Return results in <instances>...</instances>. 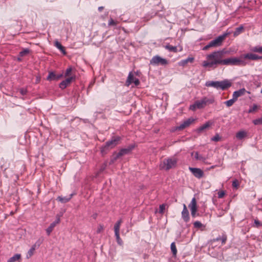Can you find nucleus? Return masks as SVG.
<instances>
[{
  "instance_id": "f257e3e1",
  "label": "nucleus",
  "mask_w": 262,
  "mask_h": 262,
  "mask_svg": "<svg viewBox=\"0 0 262 262\" xmlns=\"http://www.w3.org/2000/svg\"><path fill=\"white\" fill-rule=\"evenodd\" d=\"M225 52L223 51H215L207 55V60L204 61L202 66L205 68H215L217 65L241 66L245 65L244 61L236 57L223 59Z\"/></svg>"
},
{
  "instance_id": "f03ea898",
  "label": "nucleus",
  "mask_w": 262,
  "mask_h": 262,
  "mask_svg": "<svg viewBox=\"0 0 262 262\" xmlns=\"http://www.w3.org/2000/svg\"><path fill=\"white\" fill-rule=\"evenodd\" d=\"M227 239V236L226 234H223L221 236L214 238L210 241L208 248L209 253L213 256L215 257L216 254L213 252H211V250L215 248H220L222 246L224 245Z\"/></svg>"
},
{
  "instance_id": "7ed1b4c3",
  "label": "nucleus",
  "mask_w": 262,
  "mask_h": 262,
  "mask_svg": "<svg viewBox=\"0 0 262 262\" xmlns=\"http://www.w3.org/2000/svg\"><path fill=\"white\" fill-rule=\"evenodd\" d=\"M178 160L174 156L164 159L160 163L159 167L160 169L168 171L170 169L177 167Z\"/></svg>"
},
{
  "instance_id": "20e7f679",
  "label": "nucleus",
  "mask_w": 262,
  "mask_h": 262,
  "mask_svg": "<svg viewBox=\"0 0 262 262\" xmlns=\"http://www.w3.org/2000/svg\"><path fill=\"white\" fill-rule=\"evenodd\" d=\"M232 83L227 79L221 81H208L205 83V86L207 87H213L216 89L225 90L230 88Z\"/></svg>"
},
{
  "instance_id": "39448f33",
  "label": "nucleus",
  "mask_w": 262,
  "mask_h": 262,
  "mask_svg": "<svg viewBox=\"0 0 262 262\" xmlns=\"http://www.w3.org/2000/svg\"><path fill=\"white\" fill-rule=\"evenodd\" d=\"M121 140V137L119 136L113 137L111 140L107 141L105 145L102 146L101 148V152L102 155H105L111 149L115 147L117 145Z\"/></svg>"
},
{
  "instance_id": "423d86ee",
  "label": "nucleus",
  "mask_w": 262,
  "mask_h": 262,
  "mask_svg": "<svg viewBox=\"0 0 262 262\" xmlns=\"http://www.w3.org/2000/svg\"><path fill=\"white\" fill-rule=\"evenodd\" d=\"M134 148V145H130L127 148H122L118 153L115 152L111 157L110 164H112L114 163L118 159L120 158L121 157L125 155L128 154Z\"/></svg>"
},
{
  "instance_id": "0eeeda50",
  "label": "nucleus",
  "mask_w": 262,
  "mask_h": 262,
  "mask_svg": "<svg viewBox=\"0 0 262 262\" xmlns=\"http://www.w3.org/2000/svg\"><path fill=\"white\" fill-rule=\"evenodd\" d=\"M214 102V99L213 98H208L204 97L201 100L196 101V105H198V108L201 109L204 108L207 105L212 104Z\"/></svg>"
},
{
  "instance_id": "6e6552de",
  "label": "nucleus",
  "mask_w": 262,
  "mask_h": 262,
  "mask_svg": "<svg viewBox=\"0 0 262 262\" xmlns=\"http://www.w3.org/2000/svg\"><path fill=\"white\" fill-rule=\"evenodd\" d=\"M150 64L152 66H165L168 64V61L166 59L157 55L151 58L150 60Z\"/></svg>"
},
{
  "instance_id": "1a4fd4ad",
  "label": "nucleus",
  "mask_w": 262,
  "mask_h": 262,
  "mask_svg": "<svg viewBox=\"0 0 262 262\" xmlns=\"http://www.w3.org/2000/svg\"><path fill=\"white\" fill-rule=\"evenodd\" d=\"M122 222V220L120 219L119 221H118L114 225L115 235L116 238L117 242L118 244L120 245H122L123 244V242L121 240L119 235L120 227Z\"/></svg>"
},
{
  "instance_id": "9d476101",
  "label": "nucleus",
  "mask_w": 262,
  "mask_h": 262,
  "mask_svg": "<svg viewBox=\"0 0 262 262\" xmlns=\"http://www.w3.org/2000/svg\"><path fill=\"white\" fill-rule=\"evenodd\" d=\"M227 35V33H225L218 36L217 38L210 42V45L212 46V47L220 46Z\"/></svg>"
},
{
  "instance_id": "9b49d317",
  "label": "nucleus",
  "mask_w": 262,
  "mask_h": 262,
  "mask_svg": "<svg viewBox=\"0 0 262 262\" xmlns=\"http://www.w3.org/2000/svg\"><path fill=\"white\" fill-rule=\"evenodd\" d=\"M132 83H134L135 85L138 86L140 84V81L138 78L134 77L132 72H129L126 83L127 86H129Z\"/></svg>"
},
{
  "instance_id": "f8f14e48",
  "label": "nucleus",
  "mask_w": 262,
  "mask_h": 262,
  "mask_svg": "<svg viewBox=\"0 0 262 262\" xmlns=\"http://www.w3.org/2000/svg\"><path fill=\"white\" fill-rule=\"evenodd\" d=\"M189 169L196 178L201 179L204 175V171L200 168L189 167Z\"/></svg>"
},
{
  "instance_id": "ddd939ff",
  "label": "nucleus",
  "mask_w": 262,
  "mask_h": 262,
  "mask_svg": "<svg viewBox=\"0 0 262 262\" xmlns=\"http://www.w3.org/2000/svg\"><path fill=\"white\" fill-rule=\"evenodd\" d=\"M194 121V119L192 118H188L182 122L180 125L177 126V129L179 130H182L188 127Z\"/></svg>"
},
{
  "instance_id": "4468645a",
  "label": "nucleus",
  "mask_w": 262,
  "mask_h": 262,
  "mask_svg": "<svg viewBox=\"0 0 262 262\" xmlns=\"http://www.w3.org/2000/svg\"><path fill=\"white\" fill-rule=\"evenodd\" d=\"M75 79V76H71L67 78L64 80L61 81L59 84V88L62 90L64 89L68 85H69L72 80Z\"/></svg>"
},
{
  "instance_id": "2eb2a0df",
  "label": "nucleus",
  "mask_w": 262,
  "mask_h": 262,
  "mask_svg": "<svg viewBox=\"0 0 262 262\" xmlns=\"http://www.w3.org/2000/svg\"><path fill=\"white\" fill-rule=\"evenodd\" d=\"M182 217L185 222H188L189 221V211L187 208L186 205L183 204V209L182 211Z\"/></svg>"
},
{
  "instance_id": "dca6fc26",
  "label": "nucleus",
  "mask_w": 262,
  "mask_h": 262,
  "mask_svg": "<svg viewBox=\"0 0 262 262\" xmlns=\"http://www.w3.org/2000/svg\"><path fill=\"white\" fill-rule=\"evenodd\" d=\"M246 93H250L249 92L247 91L245 88L241 89L238 91L234 92L232 97L237 100L239 97L244 95Z\"/></svg>"
},
{
  "instance_id": "f3484780",
  "label": "nucleus",
  "mask_w": 262,
  "mask_h": 262,
  "mask_svg": "<svg viewBox=\"0 0 262 262\" xmlns=\"http://www.w3.org/2000/svg\"><path fill=\"white\" fill-rule=\"evenodd\" d=\"M60 221V217H57L56 220L50 224L49 227L46 229V232L48 235H50L51 233L53 230L54 227L56 226L57 224L59 223Z\"/></svg>"
},
{
  "instance_id": "a211bd4d",
  "label": "nucleus",
  "mask_w": 262,
  "mask_h": 262,
  "mask_svg": "<svg viewBox=\"0 0 262 262\" xmlns=\"http://www.w3.org/2000/svg\"><path fill=\"white\" fill-rule=\"evenodd\" d=\"M241 58L245 59H249L251 60H258V55L252 53H248L245 54H243L241 56Z\"/></svg>"
},
{
  "instance_id": "6ab92c4d",
  "label": "nucleus",
  "mask_w": 262,
  "mask_h": 262,
  "mask_svg": "<svg viewBox=\"0 0 262 262\" xmlns=\"http://www.w3.org/2000/svg\"><path fill=\"white\" fill-rule=\"evenodd\" d=\"M212 122L210 121H207L205 124L199 127L196 129V132L198 133H201L205 130L208 129L209 127L212 125Z\"/></svg>"
},
{
  "instance_id": "aec40b11",
  "label": "nucleus",
  "mask_w": 262,
  "mask_h": 262,
  "mask_svg": "<svg viewBox=\"0 0 262 262\" xmlns=\"http://www.w3.org/2000/svg\"><path fill=\"white\" fill-rule=\"evenodd\" d=\"M194 58L193 57H188L187 58L182 60L180 62H179L178 64L180 66L185 67L186 66L188 63H192L194 61Z\"/></svg>"
},
{
  "instance_id": "412c9836",
  "label": "nucleus",
  "mask_w": 262,
  "mask_h": 262,
  "mask_svg": "<svg viewBox=\"0 0 262 262\" xmlns=\"http://www.w3.org/2000/svg\"><path fill=\"white\" fill-rule=\"evenodd\" d=\"M190 211L198 210L196 201L195 198H193L190 203L188 205Z\"/></svg>"
},
{
  "instance_id": "4be33fe9",
  "label": "nucleus",
  "mask_w": 262,
  "mask_h": 262,
  "mask_svg": "<svg viewBox=\"0 0 262 262\" xmlns=\"http://www.w3.org/2000/svg\"><path fill=\"white\" fill-rule=\"evenodd\" d=\"M247 136V133L245 130H240L236 134V138L238 140H242Z\"/></svg>"
},
{
  "instance_id": "5701e85b",
  "label": "nucleus",
  "mask_w": 262,
  "mask_h": 262,
  "mask_svg": "<svg viewBox=\"0 0 262 262\" xmlns=\"http://www.w3.org/2000/svg\"><path fill=\"white\" fill-rule=\"evenodd\" d=\"M72 195L73 194H71L69 196H58L57 200L61 203H65L71 200Z\"/></svg>"
},
{
  "instance_id": "b1692460",
  "label": "nucleus",
  "mask_w": 262,
  "mask_h": 262,
  "mask_svg": "<svg viewBox=\"0 0 262 262\" xmlns=\"http://www.w3.org/2000/svg\"><path fill=\"white\" fill-rule=\"evenodd\" d=\"M55 46L63 54H66V52L64 49V47H63L61 44L57 40H56L54 42Z\"/></svg>"
},
{
  "instance_id": "393cba45",
  "label": "nucleus",
  "mask_w": 262,
  "mask_h": 262,
  "mask_svg": "<svg viewBox=\"0 0 262 262\" xmlns=\"http://www.w3.org/2000/svg\"><path fill=\"white\" fill-rule=\"evenodd\" d=\"M21 258L20 254H15L12 257H10L8 260V262H16L18 261Z\"/></svg>"
},
{
  "instance_id": "a878e982",
  "label": "nucleus",
  "mask_w": 262,
  "mask_h": 262,
  "mask_svg": "<svg viewBox=\"0 0 262 262\" xmlns=\"http://www.w3.org/2000/svg\"><path fill=\"white\" fill-rule=\"evenodd\" d=\"M165 48L170 52L176 53L178 51L177 47L176 46H172L170 45H167L165 46Z\"/></svg>"
},
{
  "instance_id": "bb28decb",
  "label": "nucleus",
  "mask_w": 262,
  "mask_h": 262,
  "mask_svg": "<svg viewBox=\"0 0 262 262\" xmlns=\"http://www.w3.org/2000/svg\"><path fill=\"white\" fill-rule=\"evenodd\" d=\"M56 75L53 72H49L47 79L49 81L56 80Z\"/></svg>"
},
{
  "instance_id": "cd10ccee",
  "label": "nucleus",
  "mask_w": 262,
  "mask_h": 262,
  "mask_svg": "<svg viewBox=\"0 0 262 262\" xmlns=\"http://www.w3.org/2000/svg\"><path fill=\"white\" fill-rule=\"evenodd\" d=\"M170 249H171L173 256L175 257L177 255V250L175 243L174 242H173L171 244Z\"/></svg>"
},
{
  "instance_id": "c85d7f7f",
  "label": "nucleus",
  "mask_w": 262,
  "mask_h": 262,
  "mask_svg": "<svg viewBox=\"0 0 262 262\" xmlns=\"http://www.w3.org/2000/svg\"><path fill=\"white\" fill-rule=\"evenodd\" d=\"M236 101L235 99H234V97H232V98L225 101L224 103L226 105L227 107L231 106Z\"/></svg>"
},
{
  "instance_id": "c756f323",
  "label": "nucleus",
  "mask_w": 262,
  "mask_h": 262,
  "mask_svg": "<svg viewBox=\"0 0 262 262\" xmlns=\"http://www.w3.org/2000/svg\"><path fill=\"white\" fill-rule=\"evenodd\" d=\"M30 50L29 49H24L23 51L19 52V56L20 57H24L28 55L30 53Z\"/></svg>"
},
{
  "instance_id": "7c9ffc66",
  "label": "nucleus",
  "mask_w": 262,
  "mask_h": 262,
  "mask_svg": "<svg viewBox=\"0 0 262 262\" xmlns=\"http://www.w3.org/2000/svg\"><path fill=\"white\" fill-rule=\"evenodd\" d=\"M251 51L254 52L262 53V46L261 47H259V46L255 47L251 49Z\"/></svg>"
},
{
  "instance_id": "2f4dec72",
  "label": "nucleus",
  "mask_w": 262,
  "mask_h": 262,
  "mask_svg": "<svg viewBox=\"0 0 262 262\" xmlns=\"http://www.w3.org/2000/svg\"><path fill=\"white\" fill-rule=\"evenodd\" d=\"M194 158L197 160L204 161L205 158L201 155H200L198 152H195L194 154Z\"/></svg>"
},
{
  "instance_id": "473e14b6",
  "label": "nucleus",
  "mask_w": 262,
  "mask_h": 262,
  "mask_svg": "<svg viewBox=\"0 0 262 262\" xmlns=\"http://www.w3.org/2000/svg\"><path fill=\"white\" fill-rule=\"evenodd\" d=\"M253 123L254 125H261L262 124V117L261 118L253 120Z\"/></svg>"
},
{
  "instance_id": "72a5a7b5",
  "label": "nucleus",
  "mask_w": 262,
  "mask_h": 262,
  "mask_svg": "<svg viewBox=\"0 0 262 262\" xmlns=\"http://www.w3.org/2000/svg\"><path fill=\"white\" fill-rule=\"evenodd\" d=\"M44 241V238L43 237H40L39 239L35 242V244L39 248L40 245L43 243Z\"/></svg>"
},
{
  "instance_id": "f704fd0d",
  "label": "nucleus",
  "mask_w": 262,
  "mask_h": 262,
  "mask_svg": "<svg viewBox=\"0 0 262 262\" xmlns=\"http://www.w3.org/2000/svg\"><path fill=\"white\" fill-rule=\"evenodd\" d=\"M258 108V106L256 104H253V105L251 107L249 110H248V113H252L253 112H254V111H255Z\"/></svg>"
},
{
  "instance_id": "c9c22d12",
  "label": "nucleus",
  "mask_w": 262,
  "mask_h": 262,
  "mask_svg": "<svg viewBox=\"0 0 262 262\" xmlns=\"http://www.w3.org/2000/svg\"><path fill=\"white\" fill-rule=\"evenodd\" d=\"M193 225L194 228H200L203 226V224L199 221H195L194 222Z\"/></svg>"
},
{
  "instance_id": "e433bc0d",
  "label": "nucleus",
  "mask_w": 262,
  "mask_h": 262,
  "mask_svg": "<svg viewBox=\"0 0 262 262\" xmlns=\"http://www.w3.org/2000/svg\"><path fill=\"white\" fill-rule=\"evenodd\" d=\"M117 24H118V22L117 21H115L112 18H111L109 20L108 25V26H116V25H117Z\"/></svg>"
},
{
  "instance_id": "4c0bfd02",
  "label": "nucleus",
  "mask_w": 262,
  "mask_h": 262,
  "mask_svg": "<svg viewBox=\"0 0 262 262\" xmlns=\"http://www.w3.org/2000/svg\"><path fill=\"white\" fill-rule=\"evenodd\" d=\"M34 251L30 248L27 254V258H30L34 254Z\"/></svg>"
},
{
  "instance_id": "58836bf2",
  "label": "nucleus",
  "mask_w": 262,
  "mask_h": 262,
  "mask_svg": "<svg viewBox=\"0 0 262 262\" xmlns=\"http://www.w3.org/2000/svg\"><path fill=\"white\" fill-rule=\"evenodd\" d=\"M165 209V205L163 204L162 205H160L159 206V213L161 214H163L164 212V211Z\"/></svg>"
},
{
  "instance_id": "ea45409f",
  "label": "nucleus",
  "mask_w": 262,
  "mask_h": 262,
  "mask_svg": "<svg viewBox=\"0 0 262 262\" xmlns=\"http://www.w3.org/2000/svg\"><path fill=\"white\" fill-rule=\"evenodd\" d=\"M72 71V68L71 67H69V68H68L66 71L64 76L68 77V76H70Z\"/></svg>"
},
{
  "instance_id": "a19ab883",
  "label": "nucleus",
  "mask_w": 262,
  "mask_h": 262,
  "mask_svg": "<svg viewBox=\"0 0 262 262\" xmlns=\"http://www.w3.org/2000/svg\"><path fill=\"white\" fill-rule=\"evenodd\" d=\"M220 136L218 134H216L211 138V141L217 142L220 140Z\"/></svg>"
},
{
  "instance_id": "79ce46f5",
  "label": "nucleus",
  "mask_w": 262,
  "mask_h": 262,
  "mask_svg": "<svg viewBox=\"0 0 262 262\" xmlns=\"http://www.w3.org/2000/svg\"><path fill=\"white\" fill-rule=\"evenodd\" d=\"M243 29V27L242 26H241L239 27H238L236 29V31H235L234 35V36L237 35V33H239Z\"/></svg>"
},
{
  "instance_id": "37998d69",
  "label": "nucleus",
  "mask_w": 262,
  "mask_h": 262,
  "mask_svg": "<svg viewBox=\"0 0 262 262\" xmlns=\"http://www.w3.org/2000/svg\"><path fill=\"white\" fill-rule=\"evenodd\" d=\"M190 110L194 111L198 108V105H196V101L189 107Z\"/></svg>"
},
{
  "instance_id": "c03bdc74",
  "label": "nucleus",
  "mask_w": 262,
  "mask_h": 262,
  "mask_svg": "<svg viewBox=\"0 0 262 262\" xmlns=\"http://www.w3.org/2000/svg\"><path fill=\"white\" fill-rule=\"evenodd\" d=\"M217 194L219 198H223L225 194V192L224 191H220L218 192Z\"/></svg>"
},
{
  "instance_id": "a18cd8bd",
  "label": "nucleus",
  "mask_w": 262,
  "mask_h": 262,
  "mask_svg": "<svg viewBox=\"0 0 262 262\" xmlns=\"http://www.w3.org/2000/svg\"><path fill=\"white\" fill-rule=\"evenodd\" d=\"M103 229H104L103 226L101 225H99L97 229V233H100L102 231H103Z\"/></svg>"
},
{
  "instance_id": "49530a36",
  "label": "nucleus",
  "mask_w": 262,
  "mask_h": 262,
  "mask_svg": "<svg viewBox=\"0 0 262 262\" xmlns=\"http://www.w3.org/2000/svg\"><path fill=\"white\" fill-rule=\"evenodd\" d=\"M198 210H191V215L193 217H195L196 215H198L199 214L196 213Z\"/></svg>"
},
{
  "instance_id": "de8ad7c7",
  "label": "nucleus",
  "mask_w": 262,
  "mask_h": 262,
  "mask_svg": "<svg viewBox=\"0 0 262 262\" xmlns=\"http://www.w3.org/2000/svg\"><path fill=\"white\" fill-rule=\"evenodd\" d=\"M254 224L255 225V226L256 227H258L259 226H260L262 225L261 223L257 220H254Z\"/></svg>"
},
{
  "instance_id": "09e8293b",
  "label": "nucleus",
  "mask_w": 262,
  "mask_h": 262,
  "mask_svg": "<svg viewBox=\"0 0 262 262\" xmlns=\"http://www.w3.org/2000/svg\"><path fill=\"white\" fill-rule=\"evenodd\" d=\"M19 92L22 95H25L27 94V90L25 89H21Z\"/></svg>"
},
{
  "instance_id": "8fccbe9b",
  "label": "nucleus",
  "mask_w": 262,
  "mask_h": 262,
  "mask_svg": "<svg viewBox=\"0 0 262 262\" xmlns=\"http://www.w3.org/2000/svg\"><path fill=\"white\" fill-rule=\"evenodd\" d=\"M106 167V163H105L101 166V168L100 169V171L99 172H101L102 171H103L105 169Z\"/></svg>"
},
{
  "instance_id": "3c124183",
  "label": "nucleus",
  "mask_w": 262,
  "mask_h": 262,
  "mask_svg": "<svg viewBox=\"0 0 262 262\" xmlns=\"http://www.w3.org/2000/svg\"><path fill=\"white\" fill-rule=\"evenodd\" d=\"M238 186V183L237 181H234L233 182H232V186L233 187H237Z\"/></svg>"
},
{
  "instance_id": "603ef678",
  "label": "nucleus",
  "mask_w": 262,
  "mask_h": 262,
  "mask_svg": "<svg viewBox=\"0 0 262 262\" xmlns=\"http://www.w3.org/2000/svg\"><path fill=\"white\" fill-rule=\"evenodd\" d=\"M1 168L3 169H4V171H5L8 168V166L4 165V164H3L1 166Z\"/></svg>"
},
{
  "instance_id": "864d4df0",
  "label": "nucleus",
  "mask_w": 262,
  "mask_h": 262,
  "mask_svg": "<svg viewBox=\"0 0 262 262\" xmlns=\"http://www.w3.org/2000/svg\"><path fill=\"white\" fill-rule=\"evenodd\" d=\"M62 76H63V75L62 74L56 75V80H57L60 79L61 77H62Z\"/></svg>"
},
{
  "instance_id": "5fc2aeb1",
  "label": "nucleus",
  "mask_w": 262,
  "mask_h": 262,
  "mask_svg": "<svg viewBox=\"0 0 262 262\" xmlns=\"http://www.w3.org/2000/svg\"><path fill=\"white\" fill-rule=\"evenodd\" d=\"M210 47H212V46L210 45V42H209L207 45H206V46H205L204 47L203 50H207L208 49H209Z\"/></svg>"
},
{
  "instance_id": "6e6d98bb",
  "label": "nucleus",
  "mask_w": 262,
  "mask_h": 262,
  "mask_svg": "<svg viewBox=\"0 0 262 262\" xmlns=\"http://www.w3.org/2000/svg\"><path fill=\"white\" fill-rule=\"evenodd\" d=\"M31 248L35 251V249L38 248V247L34 244Z\"/></svg>"
},
{
  "instance_id": "4d7b16f0",
  "label": "nucleus",
  "mask_w": 262,
  "mask_h": 262,
  "mask_svg": "<svg viewBox=\"0 0 262 262\" xmlns=\"http://www.w3.org/2000/svg\"><path fill=\"white\" fill-rule=\"evenodd\" d=\"M103 7L102 6H101V7H98V10L99 11H101L103 9Z\"/></svg>"
},
{
  "instance_id": "13d9d810",
  "label": "nucleus",
  "mask_w": 262,
  "mask_h": 262,
  "mask_svg": "<svg viewBox=\"0 0 262 262\" xmlns=\"http://www.w3.org/2000/svg\"><path fill=\"white\" fill-rule=\"evenodd\" d=\"M21 57H20H20H18L17 58V60H18V61H21V60H22Z\"/></svg>"
},
{
  "instance_id": "bf43d9fd",
  "label": "nucleus",
  "mask_w": 262,
  "mask_h": 262,
  "mask_svg": "<svg viewBox=\"0 0 262 262\" xmlns=\"http://www.w3.org/2000/svg\"><path fill=\"white\" fill-rule=\"evenodd\" d=\"M39 80H40V78H39V77H36V81H37V82H38Z\"/></svg>"
},
{
  "instance_id": "052dcab7",
  "label": "nucleus",
  "mask_w": 262,
  "mask_h": 262,
  "mask_svg": "<svg viewBox=\"0 0 262 262\" xmlns=\"http://www.w3.org/2000/svg\"><path fill=\"white\" fill-rule=\"evenodd\" d=\"M258 59H262V56H258Z\"/></svg>"
},
{
  "instance_id": "680f3d73",
  "label": "nucleus",
  "mask_w": 262,
  "mask_h": 262,
  "mask_svg": "<svg viewBox=\"0 0 262 262\" xmlns=\"http://www.w3.org/2000/svg\"><path fill=\"white\" fill-rule=\"evenodd\" d=\"M215 245H221V244L219 243H216V244H215Z\"/></svg>"
},
{
  "instance_id": "e2e57ef3",
  "label": "nucleus",
  "mask_w": 262,
  "mask_h": 262,
  "mask_svg": "<svg viewBox=\"0 0 262 262\" xmlns=\"http://www.w3.org/2000/svg\"><path fill=\"white\" fill-rule=\"evenodd\" d=\"M261 92V93L262 94V90H261V92Z\"/></svg>"
}]
</instances>
